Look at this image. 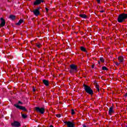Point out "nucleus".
Returning a JSON list of instances; mask_svg holds the SVG:
<instances>
[{"instance_id": "17", "label": "nucleus", "mask_w": 127, "mask_h": 127, "mask_svg": "<svg viewBox=\"0 0 127 127\" xmlns=\"http://www.w3.org/2000/svg\"><path fill=\"white\" fill-rule=\"evenodd\" d=\"M79 16L80 17H82V18H86V17H87V16L86 15V14H80Z\"/></svg>"}, {"instance_id": "21", "label": "nucleus", "mask_w": 127, "mask_h": 127, "mask_svg": "<svg viewBox=\"0 0 127 127\" xmlns=\"http://www.w3.org/2000/svg\"><path fill=\"white\" fill-rule=\"evenodd\" d=\"M100 61H101V62H102V63H104V62H105V60H104V58H101Z\"/></svg>"}, {"instance_id": "10", "label": "nucleus", "mask_w": 127, "mask_h": 127, "mask_svg": "<svg viewBox=\"0 0 127 127\" xmlns=\"http://www.w3.org/2000/svg\"><path fill=\"white\" fill-rule=\"evenodd\" d=\"M33 12L34 13L35 15H36V16H38V15H39V14H40V11H39V8L34 10L33 11Z\"/></svg>"}, {"instance_id": "27", "label": "nucleus", "mask_w": 127, "mask_h": 127, "mask_svg": "<svg viewBox=\"0 0 127 127\" xmlns=\"http://www.w3.org/2000/svg\"><path fill=\"white\" fill-rule=\"evenodd\" d=\"M18 104H21V105H22V102H20V101H19L18 102Z\"/></svg>"}, {"instance_id": "11", "label": "nucleus", "mask_w": 127, "mask_h": 127, "mask_svg": "<svg viewBox=\"0 0 127 127\" xmlns=\"http://www.w3.org/2000/svg\"><path fill=\"white\" fill-rule=\"evenodd\" d=\"M114 113H115V111H114V107H111L109 108V115H110V116H112V115H113V114H114Z\"/></svg>"}, {"instance_id": "20", "label": "nucleus", "mask_w": 127, "mask_h": 127, "mask_svg": "<svg viewBox=\"0 0 127 127\" xmlns=\"http://www.w3.org/2000/svg\"><path fill=\"white\" fill-rule=\"evenodd\" d=\"M22 118L23 119H26V118H27V116L26 114H22Z\"/></svg>"}, {"instance_id": "23", "label": "nucleus", "mask_w": 127, "mask_h": 127, "mask_svg": "<svg viewBox=\"0 0 127 127\" xmlns=\"http://www.w3.org/2000/svg\"><path fill=\"white\" fill-rule=\"evenodd\" d=\"M71 115H75V111L73 109L71 110Z\"/></svg>"}, {"instance_id": "1", "label": "nucleus", "mask_w": 127, "mask_h": 127, "mask_svg": "<svg viewBox=\"0 0 127 127\" xmlns=\"http://www.w3.org/2000/svg\"><path fill=\"white\" fill-rule=\"evenodd\" d=\"M126 19H127V13H123L118 16V22H124Z\"/></svg>"}, {"instance_id": "5", "label": "nucleus", "mask_w": 127, "mask_h": 127, "mask_svg": "<svg viewBox=\"0 0 127 127\" xmlns=\"http://www.w3.org/2000/svg\"><path fill=\"white\" fill-rule=\"evenodd\" d=\"M67 126V127H75V123L70 121H65L64 122Z\"/></svg>"}, {"instance_id": "9", "label": "nucleus", "mask_w": 127, "mask_h": 127, "mask_svg": "<svg viewBox=\"0 0 127 127\" xmlns=\"http://www.w3.org/2000/svg\"><path fill=\"white\" fill-rule=\"evenodd\" d=\"M1 23L0 24V28L1 27H3L4 25H5V20L3 18H0Z\"/></svg>"}, {"instance_id": "8", "label": "nucleus", "mask_w": 127, "mask_h": 127, "mask_svg": "<svg viewBox=\"0 0 127 127\" xmlns=\"http://www.w3.org/2000/svg\"><path fill=\"white\" fill-rule=\"evenodd\" d=\"M41 2H44V0H36L34 2V5H39Z\"/></svg>"}, {"instance_id": "16", "label": "nucleus", "mask_w": 127, "mask_h": 127, "mask_svg": "<svg viewBox=\"0 0 127 127\" xmlns=\"http://www.w3.org/2000/svg\"><path fill=\"white\" fill-rule=\"evenodd\" d=\"M9 18H10V19H11L12 20H14V19H15V16L13 15H10L9 16Z\"/></svg>"}, {"instance_id": "2", "label": "nucleus", "mask_w": 127, "mask_h": 127, "mask_svg": "<svg viewBox=\"0 0 127 127\" xmlns=\"http://www.w3.org/2000/svg\"><path fill=\"white\" fill-rule=\"evenodd\" d=\"M83 86L85 92H86L87 94H89V95H93V94H94L93 90L91 88V87H90V86L86 84H84Z\"/></svg>"}, {"instance_id": "29", "label": "nucleus", "mask_w": 127, "mask_h": 127, "mask_svg": "<svg viewBox=\"0 0 127 127\" xmlns=\"http://www.w3.org/2000/svg\"><path fill=\"white\" fill-rule=\"evenodd\" d=\"M116 65H117V66H119V65H120V64L116 63Z\"/></svg>"}, {"instance_id": "31", "label": "nucleus", "mask_w": 127, "mask_h": 127, "mask_svg": "<svg viewBox=\"0 0 127 127\" xmlns=\"http://www.w3.org/2000/svg\"><path fill=\"white\" fill-rule=\"evenodd\" d=\"M33 92H35V89H34V87H33Z\"/></svg>"}, {"instance_id": "6", "label": "nucleus", "mask_w": 127, "mask_h": 127, "mask_svg": "<svg viewBox=\"0 0 127 127\" xmlns=\"http://www.w3.org/2000/svg\"><path fill=\"white\" fill-rule=\"evenodd\" d=\"M11 126L13 127H19L21 125H20V123L17 121H14L13 123H11Z\"/></svg>"}, {"instance_id": "25", "label": "nucleus", "mask_w": 127, "mask_h": 127, "mask_svg": "<svg viewBox=\"0 0 127 127\" xmlns=\"http://www.w3.org/2000/svg\"><path fill=\"white\" fill-rule=\"evenodd\" d=\"M97 1L98 3H100L101 2V0H96Z\"/></svg>"}, {"instance_id": "32", "label": "nucleus", "mask_w": 127, "mask_h": 127, "mask_svg": "<svg viewBox=\"0 0 127 127\" xmlns=\"http://www.w3.org/2000/svg\"><path fill=\"white\" fill-rule=\"evenodd\" d=\"M83 127H87V126H86V125H83Z\"/></svg>"}, {"instance_id": "3", "label": "nucleus", "mask_w": 127, "mask_h": 127, "mask_svg": "<svg viewBox=\"0 0 127 127\" xmlns=\"http://www.w3.org/2000/svg\"><path fill=\"white\" fill-rule=\"evenodd\" d=\"M70 70L69 71L70 73H76V72H77V65L74 64H72L70 65Z\"/></svg>"}, {"instance_id": "26", "label": "nucleus", "mask_w": 127, "mask_h": 127, "mask_svg": "<svg viewBox=\"0 0 127 127\" xmlns=\"http://www.w3.org/2000/svg\"><path fill=\"white\" fill-rule=\"evenodd\" d=\"M46 12H48V8L47 7L45 8Z\"/></svg>"}, {"instance_id": "4", "label": "nucleus", "mask_w": 127, "mask_h": 127, "mask_svg": "<svg viewBox=\"0 0 127 127\" xmlns=\"http://www.w3.org/2000/svg\"><path fill=\"white\" fill-rule=\"evenodd\" d=\"M35 110L37 113H40V114H44V112H45V109L44 108H39L38 107H35Z\"/></svg>"}, {"instance_id": "14", "label": "nucleus", "mask_w": 127, "mask_h": 127, "mask_svg": "<svg viewBox=\"0 0 127 127\" xmlns=\"http://www.w3.org/2000/svg\"><path fill=\"white\" fill-rule=\"evenodd\" d=\"M95 88L97 89V92H100V85L98 84H95Z\"/></svg>"}, {"instance_id": "24", "label": "nucleus", "mask_w": 127, "mask_h": 127, "mask_svg": "<svg viewBox=\"0 0 127 127\" xmlns=\"http://www.w3.org/2000/svg\"><path fill=\"white\" fill-rule=\"evenodd\" d=\"M56 117L57 118H61V114H57Z\"/></svg>"}, {"instance_id": "22", "label": "nucleus", "mask_w": 127, "mask_h": 127, "mask_svg": "<svg viewBox=\"0 0 127 127\" xmlns=\"http://www.w3.org/2000/svg\"><path fill=\"white\" fill-rule=\"evenodd\" d=\"M102 70H108V68H107V67H106V66H103L102 67Z\"/></svg>"}, {"instance_id": "18", "label": "nucleus", "mask_w": 127, "mask_h": 127, "mask_svg": "<svg viewBox=\"0 0 127 127\" xmlns=\"http://www.w3.org/2000/svg\"><path fill=\"white\" fill-rule=\"evenodd\" d=\"M80 50L83 52H86V48H85L84 47H81Z\"/></svg>"}, {"instance_id": "7", "label": "nucleus", "mask_w": 127, "mask_h": 127, "mask_svg": "<svg viewBox=\"0 0 127 127\" xmlns=\"http://www.w3.org/2000/svg\"><path fill=\"white\" fill-rule=\"evenodd\" d=\"M14 107L17 108V109H19V110H22V111H26V108L23 106H20L18 105V104H14Z\"/></svg>"}, {"instance_id": "15", "label": "nucleus", "mask_w": 127, "mask_h": 127, "mask_svg": "<svg viewBox=\"0 0 127 127\" xmlns=\"http://www.w3.org/2000/svg\"><path fill=\"white\" fill-rule=\"evenodd\" d=\"M23 23V19H20L18 21V22H17L16 24V25H20V24H21V23Z\"/></svg>"}, {"instance_id": "34", "label": "nucleus", "mask_w": 127, "mask_h": 127, "mask_svg": "<svg viewBox=\"0 0 127 127\" xmlns=\"http://www.w3.org/2000/svg\"><path fill=\"white\" fill-rule=\"evenodd\" d=\"M50 127H53V126L51 125V126H50Z\"/></svg>"}, {"instance_id": "35", "label": "nucleus", "mask_w": 127, "mask_h": 127, "mask_svg": "<svg viewBox=\"0 0 127 127\" xmlns=\"http://www.w3.org/2000/svg\"><path fill=\"white\" fill-rule=\"evenodd\" d=\"M99 64H100V62H98Z\"/></svg>"}, {"instance_id": "30", "label": "nucleus", "mask_w": 127, "mask_h": 127, "mask_svg": "<svg viewBox=\"0 0 127 127\" xmlns=\"http://www.w3.org/2000/svg\"><path fill=\"white\" fill-rule=\"evenodd\" d=\"M100 11V12H101V13H103V12H105L104 10H101Z\"/></svg>"}, {"instance_id": "28", "label": "nucleus", "mask_w": 127, "mask_h": 127, "mask_svg": "<svg viewBox=\"0 0 127 127\" xmlns=\"http://www.w3.org/2000/svg\"><path fill=\"white\" fill-rule=\"evenodd\" d=\"M91 67H92V68H95V65H94V64H92V65L91 66Z\"/></svg>"}, {"instance_id": "12", "label": "nucleus", "mask_w": 127, "mask_h": 127, "mask_svg": "<svg viewBox=\"0 0 127 127\" xmlns=\"http://www.w3.org/2000/svg\"><path fill=\"white\" fill-rule=\"evenodd\" d=\"M43 83L45 85V86H49V81L46 79L43 80Z\"/></svg>"}, {"instance_id": "33", "label": "nucleus", "mask_w": 127, "mask_h": 127, "mask_svg": "<svg viewBox=\"0 0 127 127\" xmlns=\"http://www.w3.org/2000/svg\"><path fill=\"white\" fill-rule=\"evenodd\" d=\"M125 97H127V93L125 95Z\"/></svg>"}, {"instance_id": "19", "label": "nucleus", "mask_w": 127, "mask_h": 127, "mask_svg": "<svg viewBox=\"0 0 127 127\" xmlns=\"http://www.w3.org/2000/svg\"><path fill=\"white\" fill-rule=\"evenodd\" d=\"M36 46L38 47V48H41V47L42 46L41 44H40L39 43L36 44Z\"/></svg>"}, {"instance_id": "13", "label": "nucleus", "mask_w": 127, "mask_h": 127, "mask_svg": "<svg viewBox=\"0 0 127 127\" xmlns=\"http://www.w3.org/2000/svg\"><path fill=\"white\" fill-rule=\"evenodd\" d=\"M118 60L120 62V63H122V62H124V57L120 56L118 58Z\"/></svg>"}]
</instances>
